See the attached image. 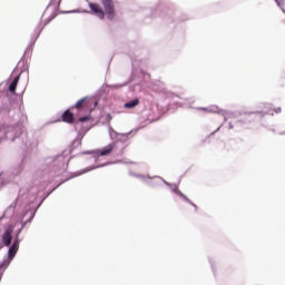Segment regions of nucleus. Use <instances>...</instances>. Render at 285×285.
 <instances>
[{"mask_svg": "<svg viewBox=\"0 0 285 285\" xmlns=\"http://www.w3.org/2000/svg\"><path fill=\"white\" fill-rule=\"evenodd\" d=\"M139 104V99L136 98L127 104L124 105V108H127V109H132V108H136V106Z\"/></svg>", "mask_w": 285, "mask_h": 285, "instance_id": "nucleus-8", "label": "nucleus"}, {"mask_svg": "<svg viewBox=\"0 0 285 285\" xmlns=\"http://www.w3.org/2000/svg\"><path fill=\"white\" fill-rule=\"evenodd\" d=\"M62 121L65 124H75V114H72L70 110H66L62 114Z\"/></svg>", "mask_w": 285, "mask_h": 285, "instance_id": "nucleus-5", "label": "nucleus"}, {"mask_svg": "<svg viewBox=\"0 0 285 285\" xmlns=\"http://www.w3.org/2000/svg\"><path fill=\"white\" fill-rule=\"evenodd\" d=\"M199 110H203L204 112H210V109H208L206 107H200Z\"/></svg>", "mask_w": 285, "mask_h": 285, "instance_id": "nucleus-12", "label": "nucleus"}, {"mask_svg": "<svg viewBox=\"0 0 285 285\" xmlns=\"http://www.w3.org/2000/svg\"><path fill=\"white\" fill-rule=\"evenodd\" d=\"M276 1V3H277V7L278 8H284V6H285V0H275Z\"/></svg>", "mask_w": 285, "mask_h": 285, "instance_id": "nucleus-10", "label": "nucleus"}, {"mask_svg": "<svg viewBox=\"0 0 285 285\" xmlns=\"http://www.w3.org/2000/svg\"><path fill=\"white\" fill-rule=\"evenodd\" d=\"M276 112H282V108H277Z\"/></svg>", "mask_w": 285, "mask_h": 285, "instance_id": "nucleus-14", "label": "nucleus"}, {"mask_svg": "<svg viewBox=\"0 0 285 285\" xmlns=\"http://www.w3.org/2000/svg\"><path fill=\"white\" fill-rule=\"evenodd\" d=\"M101 6L97 3H89L90 11L92 14L98 17V19H108V21H115V17H117V11L115 10V1L112 0H102Z\"/></svg>", "mask_w": 285, "mask_h": 285, "instance_id": "nucleus-1", "label": "nucleus"}, {"mask_svg": "<svg viewBox=\"0 0 285 285\" xmlns=\"http://www.w3.org/2000/svg\"><path fill=\"white\" fill-rule=\"evenodd\" d=\"M112 150H115V144H109L105 148L98 149L96 153L100 157H108V155H110Z\"/></svg>", "mask_w": 285, "mask_h": 285, "instance_id": "nucleus-4", "label": "nucleus"}, {"mask_svg": "<svg viewBox=\"0 0 285 285\" xmlns=\"http://www.w3.org/2000/svg\"><path fill=\"white\" fill-rule=\"evenodd\" d=\"M176 193H177V195H179V197H183V199H185V202L190 204V206H194V208H197V205H195L191 200H189L188 196L184 195V193H181L179 190H177Z\"/></svg>", "mask_w": 285, "mask_h": 285, "instance_id": "nucleus-9", "label": "nucleus"}, {"mask_svg": "<svg viewBox=\"0 0 285 285\" xmlns=\"http://www.w3.org/2000/svg\"><path fill=\"white\" fill-rule=\"evenodd\" d=\"M79 121H80L81 124H83V121H90V116L81 117V118H79Z\"/></svg>", "mask_w": 285, "mask_h": 285, "instance_id": "nucleus-11", "label": "nucleus"}, {"mask_svg": "<svg viewBox=\"0 0 285 285\" xmlns=\"http://www.w3.org/2000/svg\"><path fill=\"white\" fill-rule=\"evenodd\" d=\"M75 108H77V110H86V108H88V98L78 100Z\"/></svg>", "mask_w": 285, "mask_h": 285, "instance_id": "nucleus-6", "label": "nucleus"}, {"mask_svg": "<svg viewBox=\"0 0 285 285\" xmlns=\"http://www.w3.org/2000/svg\"><path fill=\"white\" fill-rule=\"evenodd\" d=\"M19 244H20V240H19V237L17 236L13 240V244L11 245V247L8 250L9 259L14 258V255H17V252L19 250Z\"/></svg>", "mask_w": 285, "mask_h": 285, "instance_id": "nucleus-3", "label": "nucleus"}, {"mask_svg": "<svg viewBox=\"0 0 285 285\" xmlns=\"http://www.w3.org/2000/svg\"><path fill=\"white\" fill-rule=\"evenodd\" d=\"M19 79H21V76H17L12 82L10 83L9 86V92H13L16 94L17 92V86L19 85Z\"/></svg>", "mask_w": 285, "mask_h": 285, "instance_id": "nucleus-7", "label": "nucleus"}, {"mask_svg": "<svg viewBox=\"0 0 285 285\" xmlns=\"http://www.w3.org/2000/svg\"><path fill=\"white\" fill-rule=\"evenodd\" d=\"M55 17H57V13H53L47 21V23H50V21H52V19H55Z\"/></svg>", "mask_w": 285, "mask_h": 285, "instance_id": "nucleus-13", "label": "nucleus"}, {"mask_svg": "<svg viewBox=\"0 0 285 285\" xmlns=\"http://www.w3.org/2000/svg\"><path fill=\"white\" fill-rule=\"evenodd\" d=\"M12 233H14V226L9 225L2 235L3 246H10L12 244Z\"/></svg>", "mask_w": 285, "mask_h": 285, "instance_id": "nucleus-2", "label": "nucleus"}]
</instances>
